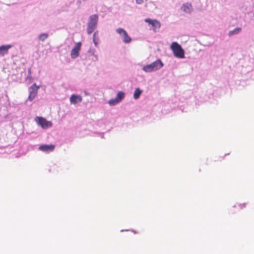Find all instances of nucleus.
Returning <instances> with one entry per match:
<instances>
[{
  "mask_svg": "<svg viewBox=\"0 0 254 254\" xmlns=\"http://www.w3.org/2000/svg\"><path fill=\"white\" fill-rule=\"evenodd\" d=\"M98 21L97 14H93L89 17L87 28V32L88 34H91L96 29Z\"/></svg>",
  "mask_w": 254,
  "mask_h": 254,
  "instance_id": "nucleus-1",
  "label": "nucleus"
},
{
  "mask_svg": "<svg viewBox=\"0 0 254 254\" xmlns=\"http://www.w3.org/2000/svg\"><path fill=\"white\" fill-rule=\"evenodd\" d=\"M163 66V64L160 60H157L150 64L144 66L142 68L143 71L150 72L160 69Z\"/></svg>",
  "mask_w": 254,
  "mask_h": 254,
  "instance_id": "nucleus-2",
  "label": "nucleus"
},
{
  "mask_svg": "<svg viewBox=\"0 0 254 254\" xmlns=\"http://www.w3.org/2000/svg\"><path fill=\"white\" fill-rule=\"evenodd\" d=\"M171 49L173 52V54L176 57L179 58H184V51L181 46L177 42H173L171 45Z\"/></svg>",
  "mask_w": 254,
  "mask_h": 254,
  "instance_id": "nucleus-3",
  "label": "nucleus"
},
{
  "mask_svg": "<svg viewBox=\"0 0 254 254\" xmlns=\"http://www.w3.org/2000/svg\"><path fill=\"white\" fill-rule=\"evenodd\" d=\"M35 120L38 125L40 126L43 128H47L52 126V123L51 122L47 121L46 119L43 117H37Z\"/></svg>",
  "mask_w": 254,
  "mask_h": 254,
  "instance_id": "nucleus-4",
  "label": "nucleus"
},
{
  "mask_svg": "<svg viewBox=\"0 0 254 254\" xmlns=\"http://www.w3.org/2000/svg\"><path fill=\"white\" fill-rule=\"evenodd\" d=\"M144 21L145 22L151 25L154 32L158 31L161 27V23L156 19H151L148 18L145 19Z\"/></svg>",
  "mask_w": 254,
  "mask_h": 254,
  "instance_id": "nucleus-5",
  "label": "nucleus"
},
{
  "mask_svg": "<svg viewBox=\"0 0 254 254\" xmlns=\"http://www.w3.org/2000/svg\"><path fill=\"white\" fill-rule=\"evenodd\" d=\"M117 32L123 38V41L125 43H129L131 42V39L128 36L127 32L123 28H118Z\"/></svg>",
  "mask_w": 254,
  "mask_h": 254,
  "instance_id": "nucleus-6",
  "label": "nucleus"
},
{
  "mask_svg": "<svg viewBox=\"0 0 254 254\" xmlns=\"http://www.w3.org/2000/svg\"><path fill=\"white\" fill-rule=\"evenodd\" d=\"M39 86L36 85L35 83L33 84L30 88V93L28 96V100L32 101L34 98L37 96L38 90Z\"/></svg>",
  "mask_w": 254,
  "mask_h": 254,
  "instance_id": "nucleus-7",
  "label": "nucleus"
},
{
  "mask_svg": "<svg viewBox=\"0 0 254 254\" xmlns=\"http://www.w3.org/2000/svg\"><path fill=\"white\" fill-rule=\"evenodd\" d=\"M81 47V43L78 42L76 44L75 47L72 49L70 53L71 58L75 59L79 56V52Z\"/></svg>",
  "mask_w": 254,
  "mask_h": 254,
  "instance_id": "nucleus-8",
  "label": "nucleus"
},
{
  "mask_svg": "<svg viewBox=\"0 0 254 254\" xmlns=\"http://www.w3.org/2000/svg\"><path fill=\"white\" fill-rule=\"evenodd\" d=\"M55 148V146L53 144H43L39 146V149L43 152L49 153L53 151Z\"/></svg>",
  "mask_w": 254,
  "mask_h": 254,
  "instance_id": "nucleus-9",
  "label": "nucleus"
},
{
  "mask_svg": "<svg viewBox=\"0 0 254 254\" xmlns=\"http://www.w3.org/2000/svg\"><path fill=\"white\" fill-rule=\"evenodd\" d=\"M82 98L80 95L73 94L70 97V102L71 104H75L82 101Z\"/></svg>",
  "mask_w": 254,
  "mask_h": 254,
  "instance_id": "nucleus-10",
  "label": "nucleus"
},
{
  "mask_svg": "<svg viewBox=\"0 0 254 254\" xmlns=\"http://www.w3.org/2000/svg\"><path fill=\"white\" fill-rule=\"evenodd\" d=\"M11 47L10 45H3L0 47V55L3 56L8 53V50Z\"/></svg>",
  "mask_w": 254,
  "mask_h": 254,
  "instance_id": "nucleus-11",
  "label": "nucleus"
},
{
  "mask_svg": "<svg viewBox=\"0 0 254 254\" xmlns=\"http://www.w3.org/2000/svg\"><path fill=\"white\" fill-rule=\"evenodd\" d=\"M181 9L183 11H184L186 12L190 13L191 10L192 6L190 4L186 3V4H183L182 6Z\"/></svg>",
  "mask_w": 254,
  "mask_h": 254,
  "instance_id": "nucleus-12",
  "label": "nucleus"
},
{
  "mask_svg": "<svg viewBox=\"0 0 254 254\" xmlns=\"http://www.w3.org/2000/svg\"><path fill=\"white\" fill-rule=\"evenodd\" d=\"M124 97L125 93L122 91H120L118 93L116 99L120 102L124 98Z\"/></svg>",
  "mask_w": 254,
  "mask_h": 254,
  "instance_id": "nucleus-13",
  "label": "nucleus"
},
{
  "mask_svg": "<svg viewBox=\"0 0 254 254\" xmlns=\"http://www.w3.org/2000/svg\"><path fill=\"white\" fill-rule=\"evenodd\" d=\"M141 93V90H140L138 88H136L134 92L133 98L135 99H137L139 97Z\"/></svg>",
  "mask_w": 254,
  "mask_h": 254,
  "instance_id": "nucleus-14",
  "label": "nucleus"
},
{
  "mask_svg": "<svg viewBox=\"0 0 254 254\" xmlns=\"http://www.w3.org/2000/svg\"><path fill=\"white\" fill-rule=\"evenodd\" d=\"M241 31V28H239V27L236 28L234 29V30L229 31V36H231L234 34H238Z\"/></svg>",
  "mask_w": 254,
  "mask_h": 254,
  "instance_id": "nucleus-15",
  "label": "nucleus"
},
{
  "mask_svg": "<svg viewBox=\"0 0 254 254\" xmlns=\"http://www.w3.org/2000/svg\"><path fill=\"white\" fill-rule=\"evenodd\" d=\"M48 37V34L46 33H42L40 34L39 36V39L40 40L42 41H45Z\"/></svg>",
  "mask_w": 254,
  "mask_h": 254,
  "instance_id": "nucleus-16",
  "label": "nucleus"
},
{
  "mask_svg": "<svg viewBox=\"0 0 254 254\" xmlns=\"http://www.w3.org/2000/svg\"><path fill=\"white\" fill-rule=\"evenodd\" d=\"M119 103V102L116 98L109 101V104L111 106L115 105Z\"/></svg>",
  "mask_w": 254,
  "mask_h": 254,
  "instance_id": "nucleus-17",
  "label": "nucleus"
},
{
  "mask_svg": "<svg viewBox=\"0 0 254 254\" xmlns=\"http://www.w3.org/2000/svg\"><path fill=\"white\" fill-rule=\"evenodd\" d=\"M143 2V0H136V2L139 4L142 3Z\"/></svg>",
  "mask_w": 254,
  "mask_h": 254,
  "instance_id": "nucleus-18",
  "label": "nucleus"
},
{
  "mask_svg": "<svg viewBox=\"0 0 254 254\" xmlns=\"http://www.w3.org/2000/svg\"><path fill=\"white\" fill-rule=\"evenodd\" d=\"M94 43L95 45H97V42H95L94 39Z\"/></svg>",
  "mask_w": 254,
  "mask_h": 254,
  "instance_id": "nucleus-19",
  "label": "nucleus"
},
{
  "mask_svg": "<svg viewBox=\"0 0 254 254\" xmlns=\"http://www.w3.org/2000/svg\"><path fill=\"white\" fill-rule=\"evenodd\" d=\"M96 33L94 34V37L95 36Z\"/></svg>",
  "mask_w": 254,
  "mask_h": 254,
  "instance_id": "nucleus-20",
  "label": "nucleus"
}]
</instances>
